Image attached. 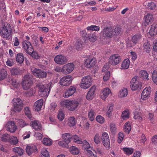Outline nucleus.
<instances>
[{
    "instance_id": "nucleus-1",
    "label": "nucleus",
    "mask_w": 157,
    "mask_h": 157,
    "mask_svg": "<svg viewBox=\"0 0 157 157\" xmlns=\"http://www.w3.org/2000/svg\"><path fill=\"white\" fill-rule=\"evenodd\" d=\"M121 31V28L118 27H109L104 28L102 32L104 36L112 37L118 36Z\"/></svg>"
},
{
    "instance_id": "nucleus-2",
    "label": "nucleus",
    "mask_w": 157,
    "mask_h": 157,
    "mask_svg": "<svg viewBox=\"0 0 157 157\" xmlns=\"http://www.w3.org/2000/svg\"><path fill=\"white\" fill-rule=\"evenodd\" d=\"M60 105L62 106L65 107L70 111H74L78 108L79 102L78 101L75 100H65L61 101Z\"/></svg>"
},
{
    "instance_id": "nucleus-3",
    "label": "nucleus",
    "mask_w": 157,
    "mask_h": 157,
    "mask_svg": "<svg viewBox=\"0 0 157 157\" xmlns=\"http://www.w3.org/2000/svg\"><path fill=\"white\" fill-rule=\"evenodd\" d=\"M12 32V29L10 25L7 23L0 26V36L3 38L9 39Z\"/></svg>"
},
{
    "instance_id": "nucleus-4",
    "label": "nucleus",
    "mask_w": 157,
    "mask_h": 157,
    "mask_svg": "<svg viewBox=\"0 0 157 157\" xmlns=\"http://www.w3.org/2000/svg\"><path fill=\"white\" fill-rule=\"evenodd\" d=\"M39 86V94L42 97L47 98L50 92L49 85L47 84H40Z\"/></svg>"
},
{
    "instance_id": "nucleus-5",
    "label": "nucleus",
    "mask_w": 157,
    "mask_h": 157,
    "mask_svg": "<svg viewBox=\"0 0 157 157\" xmlns=\"http://www.w3.org/2000/svg\"><path fill=\"white\" fill-rule=\"evenodd\" d=\"M92 82V78L90 76H85L82 79L80 86L82 89H88L91 86Z\"/></svg>"
},
{
    "instance_id": "nucleus-6",
    "label": "nucleus",
    "mask_w": 157,
    "mask_h": 157,
    "mask_svg": "<svg viewBox=\"0 0 157 157\" xmlns=\"http://www.w3.org/2000/svg\"><path fill=\"white\" fill-rule=\"evenodd\" d=\"M13 110L15 112H19L22 109L23 103L21 100L19 98H14L13 100Z\"/></svg>"
},
{
    "instance_id": "nucleus-7",
    "label": "nucleus",
    "mask_w": 157,
    "mask_h": 157,
    "mask_svg": "<svg viewBox=\"0 0 157 157\" xmlns=\"http://www.w3.org/2000/svg\"><path fill=\"white\" fill-rule=\"evenodd\" d=\"M33 82L30 76L29 75L24 76L22 79V85L24 89L27 90L32 86Z\"/></svg>"
},
{
    "instance_id": "nucleus-8",
    "label": "nucleus",
    "mask_w": 157,
    "mask_h": 157,
    "mask_svg": "<svg viewBox=\"0 0 157 157\" xmlns=\"http://www.w3.org/2000/svg\"><path fill=\"white\" fill-rule=\"evenodd\" d=\"M137 77H135L131 81L130 87L132 90L140 89L141 87V82L137 80Z\"/></svg>"
},
{
    "instance_id": "nucleus-9",
    "label": "nucleus",
    "mask_w": 157,
    "mask_h": 157,
    "mask_svg": "<svg viewBox=\"0 0 157 157\" xmlns=\"http://www.w3.org/2000/svg\"><path fill=\"white\" fill-rule=\"evenodd\" d=\"M31 71L33 74L37 77L45 78L46 77V73L40 69L33 67L31 68Z\"/></svg>"
},
{
    "instance_id": "nucleus-10",
    "label": "nucleus",
    "mask_w": 157,
    "mask_h": 157,
    "mask_svg": "<svg viewBox=\"0 0 157 157\" xmlns=\"http://www.w3.org/2000/svg\"><path fill=\"white\" fill-rule=\"evenodd\" d=\"M72 79L70 75H68L62 77L60 80L59 83L63 86H68L71 83Z\"/></svg>"
},
{
    "instance_id": "nucleus-11",
    "label": "nucleus",
    "mask_w": 157,
    "mask_h": 157,
    "mask_svg": "<svg viewBox=\"0 0 157 157\" xmlns=\"http://www.w3.org/2000/svg\"><path fill=\"white\" fill-rule=\"evenodd\" d=\"M55 62L60 65H63L66 63L67 59L66 56L62 54L58 55L54 58Z\"/></svg>"
},
{
    "instance_id": "nucleus-12",
    "label": "nucleus",
    "mask_w": 157,
    "mask_h": 157,
    "mask_svg": "<svg viewBox=\"0 0 157 157\" xmlns=\"http://www.w3.org/2000/svg\"><path fill=\"white\" fill-rule=\"evenodd\" d=\"M74 68V65L72 63H67L63 67V73L66 75L71 73Z\"/></svg>"
},
{
    "instance_id": "nucleus-13",
    "label": "nucleus",
    "mask_w": 157,
    "mask_h": 157,
    "mask_svg": "<svg viewBox=\"0 0 157 157\" xmlns=\"http://www.w3.org/2000/svg\"><path fill=\"white\" fill-rule=\"evenodd\" d=\"M101 140L104 146L106 148H109L110 146V140L107 133L104 132L102 133Z\"/></svg>"
},
{
    "instance_id": "nucleus-14",
    "label": "nucleus",
    "mask_w": 157,
    "mask_h": 157,
    "mask_svg": "<svg viewBox=\"0 0 157 157\" xmlns=\"http://www.w3.org/2000/svg\"><path fill=\"white\" fill-rule=\"evenodd\" d=\"M121 59V57L118 55L114 54L110 57L109 62L111 65H116L120 63Z\"/></svg>"
},
{
    "instance_id": "nucleus-15",
    "label": "nucleus",
    "mask_w": 157,
    "mask_h": 157,
    "mask_svg": "<svg viewBox=\"0 0 157 157\" xmlns=\"http://www.w3.org/2000/svg\"><path fill=\"white\" fill-rule=\"evenodd\" d=\"M6 130L11 133L15 132L17 129V127L13 121H8L6 124Z\"/></svg>"
},
{
    "instance_id": "nucleus-16",
    "label": "nucleus",
    "mask_w": 157,
    "mask_h": 157,
    "mask_svg": "<svg viewBox=\"0 0 157 157\" xmlns=\"http://www.w3.org/2000/svg\"><path fill=\"white\" fill-rule=\"evenodd\" d=\"M22 47L25 50L27 54H30L33 51V48L31 43L26 40H24L22 43Z\"/></svg>"
},
{
    "instance_id": "nucleus-17",
    "label": "nucleus",
    "mask_w": 157,
    "mask_h": 157,
    "mask_svg": "<svg viewBox=\"0 0 157 157\" xmlns=\"http://www.w3.org/2000/svg\"><path fill=\"white\" fill-rule=\"evenodd\" d=\"M76 91V88L74 86H71L64 92L63 96L64 98H68L73 95Z\"/></svg>"
},
{
    "instance_id": "nucleus-18",
    "label": "nucleus",
    "mask_w": 157,
    "mask_h": 157,
    "mask_svg": "<svg viewBox=\"0 0 157 157\" xmlns=\"http://www.w3.org/2000/svg\"><path fill=\"white\" fill-rule=\"evenodd\" d=\"M144 21L143 23V25L145 26L149 25L153 20V16L150 13H147L144 17Z\"/></svg>"
},
{
    "instance_id": "nucleus-19",
    "label": "nucleus",
    "mask_w": 157,
    "mask_h": 157,
    "mask_svg": "<svg viewBox=\"0 0 157 157\" xmlns=\"http://www.w3.org/2000/svg\"><path fill=\"white\" fill-rule=\"evenodd\" d=\"M151 88L150 87H146L143 90L141 94V98L143 100H146L150 96L151 92Z\"/></svg>"
},
{
    "instance_id": "nucleus-20",
    "label": "nucleus",
    "mask_w": 157,
    "mask_h": 157,
    "mask_svg": "<svg viewBox=\"0 0 157 157\" xmlns=\"http://www.w3.org/2000/svg\"><path fill=\"white\" fill-rule=\"evenodd\" d=\"M143 116L142 113L139 111V109H136L134 112V119L139 122H141L143 121Z\"/></svg>"
},
{
    "instance_id": "nucleus-21",
    "label": "nucleus",
    "mask_w": 157,
    "mask_h": 157,
    "mask_svg": "<svg viewBox=\"0 0 157 157\" xmlns=\"http://www.w3.org/2000/svg\"><path fill=\"white\" fill-rule=\"evenodd\" d=\"M111 93V90L109 88H105L103 89L101 94V98L103 100L105 99Z\"/></svg>"
},
{
    "instance_id": "nucleus-22",
    "label": "nucleus",
    "mask_w": 157,
    "mask_h": 157,
    "mask_svg": "<svg viewBox=\"0 0 157 157\" xmlns=\"http://www.w3.org/2000/svg\"><path fill=\"white\" fill-rule=\"evenodd\" d=\"M96 60L94 58L87 59L85 61V66L87 67L90 68L94 66L96 63Z\"/></svg>"
},
{
    "instance_id": "nucleus-23",
    "label": "nucleus",
    "mask_w": 157,
    "mask_h": 157,
    "mask_svg": "<svg viewBox=\"0 0 157 157\" xmlns=\"http://www.w3.org/2000/svg\"><path fill=\"white\" fill-rule=\"evenodd\" d=\"M142 36L140 33H137L134 35L132 38V41L133 44V45H132V46L140 42L142 40Z\"/></svg>"
},
{
    "instance_id": "nucleus-24",
    "label": "nucleus",
    "mask_w": 157,
    "mask_h": 157,
    "mask_svg": "<svg viewBox=\"0 0 157 157\" xmlns=\"http://www.w3.org/2000/svg\"><path fill=\"white\" fill-rule=\"evenodd\" d=\"M95 90V87H92L88 92L86 98L88 100H91L94 97V93Z\"/></svg>"
},
{
    "instance_id": "nucleus-25",
    "label": "nucleus",
    "mask_w": 157,
    "mask_h": 157,
    "mask_svg": "<svg viewBox=\"0 0 157 157\" xmlns=\"http://www.w3.org/2000/svg\"><path fill=\"white\" fill-rule=\"evenodd\" d=\"M31 126L33 129L36 130L40 131L42 130L41 124L38 121H32Z\"/></svg>"
},
{
    "instance_id": "nucleus-26",
    "label": "nucleus",
    "mask_w": 157,
    "mask_h": 157,
    "mask_svg": "<svg viewBox=\"0 0 157 157\" xmlns=\"http://www.w3.org/2000/svg\"><path fill=\"white\" fill-rule=\"evenodd\" d=\"M37 150V147L35 145L27 146L26 148V152L29 155L36 151Z\"/></svg>"
},
{
    "instance_id": "nucleus-27",
    "label": "nucleus",
    "mask_w": 157,
    "mask_h": 157,
    "mask_svg": "<svg viewBox=\"0 0 157 157\" xmlns=\"http://www.w3.org/2000/svg\"><path fill=\"white\" fill-rule=\"evenodd\" d=\"M43 99H40L36 101L34 104V107L35 110L38 111L40 110L43 105Z\"/></svg>"
},
{
    "instance_id": "nucleus-28",
    "label": "nucleus",
    "mask_w": 157,
    "mask_h": 157,
    "mask_svg": "<svg viewBox=\"0 0 157 157\" xmlns=\"http://www.w3.org/2000/svg\"><path fill=\"white\" fill-rule=\"evenodd\" d=\"M130 61L128 59H124L121 65V69H126L129 67L130 65Z\"/></svg>"
},
{
    "instance_id": "nucleus-29",
    "label": "nucleus",
    "mask_w": 157,
    "mask_h": 157,
    "mask_svg": "<svg viewBox=\"0 0 157 157\" xmlns=\"http://www.w3.org/2000/svg\"><path fill=\"white\" fill-rule=\"evenodd\" d=\"M71 137L70 134L67 133L63 134L62 136L63 140L67 144L70 142Z\"/></svg>"
},
{
    "instance_id": "nucleus-30",
    "label": "nucleus",
    "mask_w": 157,
    "mask_h": 157,
    "mask_svg": "<svg viewBox=\"0 0 157 157\" xmlns=\"http://www.w3.org/2000/svg\"><path fill=\"white\" fill-rule=\"evenodd\" d=\"M12 150L15 154L18 155L19 156L22 155L24 152V150L20 147H13Z\"/></svg>"
},
{
    "instance_id": "nucleus-31",
    "label": "nucleus",
    "mask_w": 157,
    "mask_h": 157,
    "mask_svg": "<svg viewBox=\"0 0 157 157\" xmlns=\"http://www.w3.org/2000/svg\"><path fill=\"white\" fill-rule=\"evenodd\" d=\"M128 94L127 90L126 88H123L120 91L118 96L121 98L126 97Z\"/></svg>"
},
{
    "instance_id": "nucleus-32",
    "label": "nucleus",
    "mask_w": 157,
    "mask_h": 157,
    "mask_svg": "<svg viewBox=\"0 0 157 157\" xmlns=\"http://www.w3.org/2000/svg\"><path fill=\"white\" fill-rule=\"evenodd\" d=\"M40 157H50L49 153L45 148H43L41 149L40 151Z\"/></svg>"
},
{
    "instance_id": "nucleus-33",
    "label": "nucleus",
    "mask_w": 157,
    "mask_h": 157,
    "mask_svg": "<svg viewBox=\"0 0 157 157\" xmlns=\"http://www.w3.org/2000/svg\"><path fill=\"white\" fill-rule=\"evenodd\" d=\"M144 4L145 6H147L149 9L152 10H155L156 8V6L153 2H146Z\"/></svg>"
},
{
    "instance_id": "nucleus-34",
    "label": "nucleus",
    "mask_w": 157,
    "mask_h": 157,
    "mask_svg": "<svg viewBox=\"0 0 157 157\" xmlns=\"http://www.w3.org/2000/svg\"><path fill=\"white\" fill-rule=\"evenodd\" d=\"M149 33L151 36H153L157 33V28L156 25L153 24L151 25L149 32Z\"/></svg>"
},
{
    "instance_id": "nucleus-35",
    "label": "nucleus",
    "mask_w": 157,
    "mask_h": 157,
    "mask_svg": "<svg viewBox=\"0 0 157 157\" xmlns=\"http://www.w3.org/2000/svg\"><path fill=\"white\" fill-rule=\"evenodd\" d=\"M69 150L71 154L74 155H78L79 152L78 149L75 146H71L69 148Z\"/></svg>"
},
{
    "instance_id": "nucleus-36",
    "label": "nucleus",
    "mask_w": 157,
    "mask_h": 157,
    "mask_svg": "<svg viewBox=\"0 0 157 157\" xmlns=\"http://www.w3.org/2000/svg\"><path fill=\"white\" fill-rule=\"evenodd\" d=\"M87 38L91 42H95L97 39V37L95 34H88Z\"/></svg>"
},
{
    "instance_id": "nucleus-37",
    "label": "nucleus",
    "mask_w": 157,
    "mask_h": 157,
    "mask_svg": "<svg viewBox=\"0 0 157 157\" xmlns=\"http://www.w3.org/2000/svg\"><path fill=\"white\" fill-rule=\"evenodd\" d=\"M16 60L19 63H22L24 60V56L21 53H19L17 55Z\"/></svg>"
},
{
    "instance_id": "nucleus-38",
    "label": "nucleus",
    "mask_w": 157,
    "mask_h": 157,
    "mask_svg": "<svg viewBox=\"0 0 157 157\" xmlns=\"http://www.w3.org/2000/svg\"><path fill=\"white\" fill-rule=\"evenodd\" d=\"M140 75L142 79L147 80L148 79V74L146 71H141L140 72Z\"/></svg>"
},
{
    "instance_id": "nucleus-39",
    "label": "nucleus",
    "mask_w": 157,
    "mask_h": 157,
    "mask_svg": "<svg viewBox=\"0 0 157 157\" xmlns=\"http://www.w3.org/2000/svg\"><path fill=\"white\" fill-rule=\"evenodd\" d=\"M131 127L130 122H127L124 125V131L126 133L128 134L131 131Z\"/></svg>"
},
{
    "instance_id": "nucleus-40",
    "label": "nucleus",
    "mask_w": 157,
    "mask_h": 157,
    "mask_svg": "<svg viewBox=\"0 0 157 157\" xmlns=\"http://www.w3.org/2000/svg\"><path fill=\"white\" fill-rule=\"evenodd\" d=\"M42 142L43 144L45 146H50L52 144V140L48 138H44Z\"/></svg>"
},
{
    "instance_id": "nucleus-41",
    "label": "nucleus",
    "mask_w": 157,
    "mask_h": 157,
    "mask_svg": "<svg viewBox=\"0 0 157 157\" xmlns=\"http://www.w3.org/2000/svg\"><path fill=\"white\" fill-rule=\"evenodd\" d=\"M18 142V140L17 137L12 136L10 138L9 142L12 145H15L17 144Z\"/></svg>"
},
{
    "instance_id": "nucleus-42",
    "label": "nucleus",
    "mask_w": 157,
    "mask_h": 157,
    "mask_svg": "<svg viewBox=\"0 0 157 157\" xmlns=\"http://www.w3.org/2000/svg\"><path fill=\"white\" fill-rule=\"evenodd\" d=\"M122 150L125 154L128 155L132 154L133 152V149L129 147L123 148L122 149Z\"/></svg>"
},
{
    "instance_id": "nucleus-43",
    "label": "nucleus",
    "mask_w": 157,
    "mask_h": 157,
    "mask_svg": "<svg viewBox=\"0 0 157 157\" xmlns=\"http://www.w3.org/2000/svg\"><path fill=\"white\" fill-rule=\"evenodd\" d=\"M109 128L112 134H114L117 132V128L115 124L113 123H111Z\"/></svg>"
},
{
    "instance_id": "nucleus-44",
    "label": "nucleus",
    "mask_w": 157,
    "mask_h": 157,
    "mask_svg": "<svg viewBox=\"0 0 157 157\" xmlns=\"http://www.w3.org/2000/svg\"><path fill=\"white\" fill-rule=\"evenodd\" d=\"M7 75L6 71L4 69L0 71V81L3 80Z\"/></svg>"
},
{
    "instance_id": "nucleus-45",
    "label": "nucleus",
    "mask_w": 157,
    "mask_h": 157,
    "mask_svg": "<svg viewBox=\"0 0 157 157\" xmlns=\"http://www.w3.org/2000/svg\"><path fill=\"white\" fill-rule=\"evenodd\" d=\"M72 138L73 139L74 141L78 144H82V140L79 138L78 136L76 135H73Z\"/></svg>"
},
{
    "instance_id": "nucleus-46",
    "label": "nucleus",
    "mask_w": 157,
    "mask_h": 157,
    "mask_svg": "<svg viewBox=\"0 0 157 157\" xmlns=\"http://www.w3.org/2000/svg\"><path fill=\"white\" fill-rule=\"evenodd\" d=\"M95 114L94 110L91 109L88 113V117L89 119L91 121H93L95 117Z\"/></svg>"
},
{
    "instance_id": "nucleus-47",
    "label": "nucleus",
    "mask_w": 157,
    "mask_h": 157,
    "mask_svg": "<svg viewBox=\"0 0 157 157\" xmlns=\"http://www.w3.org/2000/svg\"><path fill=\"white\" fill-rule=\"evenodd\" d=\"M113 106L111 104L108 105L107 106V115L108 117H110L111 115V113L113 110Z\"/></svg>"
},
{
    "instance_id": "nucleus-48",
    "label": "nucleus",
    "mask_w": 157,
    "mask_h": 157,
    "mask_svg": "<svg viewBox=\"0 0 157 157\" xmlns=\"http://www.w3.org/2000/svg\"><path fill=\"white\" fill-rule=\"evenodd\" d=\"M121 117L124 120H127L129 117V113L128 110H125L123 112Z\"/></svg>"
},
{
    "instance_id": "nucleus-49",
    "label": "nucleus",
    "mask_w": 157,
    "mask_h": 157,
    "mask_svg": "<svg viewBox=\"0 0 157 157\" xmlns=\"http://www.w3.org/2000/svg\"><path fill=\"white\" fill-rule=\"evenodd\" d=\"M10 72L13 75H17L20 74V70L18 68H12L10 69Z\"/></svg>"
},
{
    "instance_id": "nucleus-50",
    "label": "nucleus",
    "mask_w": 157,
    "mask_h": 157,
    "mask_svg": "<svg viewBox=\"0 0 157 157\" xmlns=\"http://www.w3.org/2000/svg\"><path fill=\"white\" fill-rule=\"evenodd\" d=\"M28 54L31 55L33 58L36 59H39L40 57V56L36 52L34 51L33 48V51H32V52H31L30 54V53Z\"/></svg>"
},
{
    "instance_id": "nucleus-51",
    "label": "nucleus",
    "mask_w": 157,
    "mask_h": 157,
    "mask_svg": "<svg viewBox=\"0 0 157 157\" xmlns=\"http://www.w3.org/2000/svg\"><path fill=\"white\" fill-rule=\"evenodd\" d=\"M25 112L26 116L30 119L32 120L33 117L31 114V112L28 107H26L25 108Z\"/></svg>"
},
{
    "instance_id": "nucleus-52",
    "label": "nucleus",
    "mask_w": 157,
    "mask_h": 157,
    "mask_svg": "<svg viewBox=\"0 0 157 157\" xmlns=\"http://www.w3.org/2000/svg\"><path fill=\"white\" fill-rule=\"evenodd\" d=\"M152 79L153 82L157 85V70H155L152 73Z\"/></svg>"
},
{
    "instance_id": "nucleus-53",
    "label": "nucleus",
    "mask_w": 157,
    "mask_h": 157,
    "mask_svg": "<svg viewBox=\"0 0 157 157\" xmlns=\"http://www.w3.org/2000/svg\"><path fill=\"white\" fill-rule=\"evenodd\" d=\"M151 45L148 42H146L144 43V50L147 52H149L151 50Z\"/></svg>"
},
{
    "instance_id": "nucleus-54",
    "label": "nucleus",
    "mask_w": 157,
    "mask_h": 157,
    "mask_svg": "<svg viewBox=\"0 0 157 157\" xmlns=\"http://www.w3.org/2000/svg\"><path fill=\"white\" fill-rule=\"evenodd\" d=\"M88 30L96 31H98L100 29L99 26H96L95 25H91L88 27L87 28Z\"/></svg>"
},
{
    "instance_id": "nucleus-55",
    "label": "nucleus",
    "mask_w": 157,
    "mask_h": 157,
    "mask_svg": "<svg viewBox=\"0 0 157 157\" xmlns=\"http://www.w3.org/2000/svg\"><path fill=\"white\" fill-rule=\"evenodd\" d=\"M93 152L90 150H86V153L89 157H96V152L94 151Z\"/></svg>"
},
{
    "instance_id": "nucleus-56",
    "label": "nucleus",
    "mask_w": 157,
    "mask_h": 157,
    "mask_svg": "<svg viewBox=\"0 0 157 157\" xmlns=\"http://www.w3.org/2000/svg\"><path fill=\"white\" fill-rule=\"evenodd\" d=\"M69 125L70 127L74 126L75 124V118L74 117H70L69 118Z\"/></svg>"
},
{
    "instance_id": "nucleus-57",
    "label": "nucleus",
    "mask_w": 157,
    "mask_h": 157,
    "mask_svg": "<svg viewBox=\"0 0 157 157\" xmlns=\"http://www.w3.org/2000/svg\"><path fill=\"white\" fill-rule=\"evenodd\" d=\"M94 141L97 144H99L100 141V136L98 133L95 135L94 137Z\"/></svg>"
},
{
    "instance_id": "nucleus-58",
    "label": "nucleus",
    "mask_w": 157,
    "mask_h": 157,
    "mask_svg": "<svg viewBox=\"0 0 157 157\" xmlns=\"http://www.w3.org/2000/svg\"><path fill=\"white\" fill-rule=\"evenodd\" d=\"M96 120L97 122L101 124L103 123L105 121L104 117L101 115L97 116L96 117Z\"/></svg>"
},
{
    "instance_id": "nucleus-59",
    "label": "nucleus",
    "mask_w": 157,
    "mask_h": 157,
    "mask_svg": "<svg viewBox=\"0 0 157 157\" xmlns=\"http://www.w3.org/2000/svg\"><path fill=\"white\" fill-rule=\"evenodd\" d=\"M83 147L84 148L86 151V150H89L90 148V147L89 143L86 140H83L82 141Z\"/></svg>"
},
{
    "instance_id": "nucleus-60",
    "label": "nucleus",
    "mask_w": 157,
    "mask_h": 157,
    "mask_svg": "<svg viewBox=\"0 0 157 157\" xmlns=\"http://www.w3.org/2000/svg\"><path fill=\"white\" fill-rule=\"evenodd\" d=\"M118 136L117 141L118 143L120 144L122 142L124 139V135L123 133L120 132L118 134Z\"/></svg>"
},
{
    "instance_id": "nucleus-61",
    "label": "nucleus",
    "mask_w": 157,
    "mask_h": 157,
    "mask_svg": "<svg viewBox=\"0 0 157 157\" xmlns=\"http://www.w3.org/2000/svg\"><path fill=\"white\" fill-rule=\"evenodd\" d=\"M10 136L8 134H5L2 136L1 139L2 141L6 142L10 139Z\"/></svg>"
},
{
    "instance_id": "nucleus-62",
    "label": "nucleus",
    "mask_w": 157,
    "mask_h": 157,
    "mask_svg": "<svg viewBox=\"0 0 157 157\" xmlns=\"http://www.w3.org/2000/svg\"><path fill=\"white\" fill-rule=\"evenodd\" d=\"M18 122L20 127L21 128H23L28 125L25 121L22 119L19 120Z\"/></svg>"
},
{
    "instance_id": "nucleus-63",
    "label": "nucleus",
    "mask_w": 157,
    "mask_h": 157,
    "mask_svg": "<svg viewBox=\"0 0 157 157\" xmlns=\"http://www.w3.org/2000/svg\"><path fill=\"white\" fill-rule=\"evenodd\" d=\"M75 47L77 50H81L83 46L81 42L78 41L75 44Z\"/></svg>"
},
{
    "instance_id": "nucleus-64",
    "label": "nucleus",
    "mask_w": 157,
    "mask_h": 157,
    "mask_svg": "<svg viewBox=\"0 0 157 157\" xmlns=\"http://www.w3.org/2000/svg\"><path fill=\"white\" fill-rule=\"evenodd\" d=\"M57 117L59 120L62 121L64 117V114L62 112L60 111L58 114Z\"/></svg>"
}]
</instances>
